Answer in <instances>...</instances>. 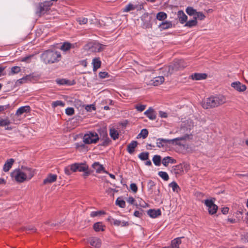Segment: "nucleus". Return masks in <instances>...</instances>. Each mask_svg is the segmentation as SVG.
I'll list each match as a JSON object with an SVG mask.
<instances>
[{"mask_svg": "<svg viewBox=\"0 0 248 248\" xmlns=\"http://www.w3.org/2000/svg\"><path fill=\"white\" fill-rule=\"evenodd\" d=\"M226 102V97L222 95L212 96L202 101V105L205 109L217 107Z\"/></svg>", "mask_w": 248, "mask_h": 248, "instance_id": "obj_1", "label": "nucleus"}, {"mask_svg": "<svg viewBox=\"0 0 248 248\" xmlns=\"http://www.w3.org/2000/svg\"><path fill=\"white\" fill-rule=\"evenodd\" d=\"M40 58L45 63L51 64L59 62L61 58V55L58 51L49 49L42 53Z\"/></svg>", "mask_w": 248, "mask_h": 248, "instance_id": "obj_2", "label": "nucleus"}, {"mask_svg": "<svg viewBox=\"0 0 248 248\" xmlns=\"http://www.w3.org/2000/svg\"><path fill=\"white\" fill-rule=\"evenodd\" d=\"M191 138L192 135L189 134H186L183 136L172 140L159 138L157 140V141L156 142V145L159 148L163 147L168 144L180 145L181 144L179 142L180 140H187L191 139Z\"/></svg>", "mask_w": 248, "mask_h": 248, "instance_id": "obj_3", "label": "nucleus"}, {"mask_svg": "<svg viewBox=\"0 0 248 248\" xmlns=\"http://www.w3.org/2000/svg\"><path fill=\"white\" fill-rule=\"evenodd\" d=\"M52 3L50 1H45L38 3L36 10V14L39 17L42 16L50 9Z\"/></svg>", "mask_w": 248, "mask_h": 248, "instance_id": "obj_4", "label": "nucleus"}, {"mask_svg": "<svg viewBox=\"0 0 248 248\" xmlns=\"http://www.w3.org/2000/svg\"><path fill=\"white\" fill-rule=\"evenodd\" d=\"M99 140L98 134L94 132L85 134L83 138V141L86 144L96 143Z\"/></svg>", "mask_w": 248, "mask_h": 248, "instance_id": "obj_5", "label": "nucleus"}, {"mask_svg": "<svg viewBox=\"0 0 248 248\" xmlns=\"http://www.w3.org/2000/svg\"><path fill=\"white\" fill-rule=\"evenodd\" d=\"M106 47V46L98 43H90L85 46L86 49H89L92 52H101Z\"/></svg>", "mask_w": 248, "mask_h": 248, "instance_id": "obj_6", "label": "nucleus"}, {"mask_svg": "<svg viewBox=\"0 0 248 248\" xmlns=\"http://www.w3.org/2000/svg\"><path fill=\"white\" fill-rule=\"evenodd\" d=\"M11 177L18 183H23L27 179L23 171L20 170H16L11 174Z\"/></svg>", "mask_w": 248, "mask_h": 248, "instance_id": "obj_7", "label": "nucleus"}, {"mask_svg": "<svg viewBox=\"0 0 248 248\" xmlns=\"http://www.w3.org/2000/svg\"><path fill=\"white\" fill-rule=\"evenodd\" d=\"M205 205L208 207V212L210 215L216 213L218 206L216 205L212 200H206L204 202Z\"/></svg>", "mask_w": 248, "mask_h": 248, "instance_id": "obj_8", "label": "nucleus"}, {"mask_svg": "<svg viewBox=\"0 0 248 248\" xmlns=\"http://www.w3.org/2000/svg\"><path fill=\"white\" fill-rule=\"evenodd\" d=\"M186 164H179L172 167L171 172L176 176L182 175L184 172V168Z\"/></svg>", "mask_w": 248, "mask_h": 248, "instance_id": "obj_9", "label": "nucleus"}, {"mask_svg": "<svg viewBox=\"0 0 248 248\" xmlns=\"http://www.w3.org/2000/svg\"><path fill=\"white\" fill-rule=\"evenodd\" d=\"M88 242L92 246L95 248H99L101 245L100 239L97 237H91L89 238Z\"/></svg>", "mask_w": 248, "mask_h": 248, "instance_id": "obj_10", "label": "nucleus"}, {"mask_svg": "<svg viewBox=\"0 0 248 248\" xmlns=\"http://www.w3.org/2000/svg\"><path fill=\"white\" fill-rule=\"evenodd\" d=\"M100 137L99 138V139L103 140L102 145H108L109 144L110 140L108 136L107 131L104 130H101L100 132Z\"/></svg>", "mask_w": 248, "mask_h": 248, "instance_id": "obj_11", "label": "nucleus"}, {"mask_svg": "<svg viewBox=\"0 0 248 248\" xmlns=\"http://www.w3.org/2000/svg\"><path fill=\"white\" fill-rule=\"evenodd\" d=\"M77 170L78 163H75L64 168L65 173L68 175L71 174L73 172H76Z\"/></svg>", "mask_w": 248, "mask_h": 248, "instance_id": "obj_12", "label": "nucleus"}, {"mask_svg": "<svg viewBox=\"0 0 248 248\" xmlns=\"http://www.w3.org/2000/svg\"><path fill=\"white\" fill-rule=\"evenodd\" d=\"M78 171H83V176L86 178L90 174L88 166L86 163H78Z\"/></svg>", "mask_w": 248, "mask_h": 248, "instance_id": "obj_13", "label": "nucleus"}, {"mask_svg": "<svg viewBox=\"0 0 248 248\" xmlns=\"http://www.w3.org/2000/svg\"><path fill=\"white\" fill-rule=\"evenodd\" d=\"M231 86L239 92H244L247 89V87L245 85L242 84L239 81L232 83Z\"/></svg>", "mask_w": 248, "mask_h": 248, "instance_id": "obj_14", "label": "nucleus"}, {"mask_svg": "<svg viewBox=\"0 0 248 248\" xmlns=\"http://www.w3.org/2000/svg\"><path fill=\"white\" fill-rule=\"evenodd\" d=\"M177 16L181 24H184L187 21V16L183 11L180 10L178 12Z\"/></svg>", "mask_w": 248, "mask_h": 248, "instance_id": "obj_15", "label": "nucleus"}, {"mask_svg": "<svg viewBox=\"0 0 248 248\" xmlns=\"http://www.w3.org/2000/svg\"><path fill=\"white\" fill-rule=\"evenodd\" d=\"M57 177V176L56 174H49L47 177L44 180L43 184L46 185L54 182L56 181Z\"/></svg>", "mask_w": 248, "mask_h": 248, "instance_id": "obj_16", "label": "nucleus"}, {"mask_svg": "<svg viewBox=\"0 0 248 248\" xmlns=\"http://www.w3.org/2000/svg\"><path fill=\"white\" fill-rule=\"evenodd\" d=\"M31 108L29 106H23L19 108L16 112V115L20 116L24 113H29L30 112Z\"/></svg>", "mask_w": 248, "mask_h": 248, "instance_id": "obj_17", "label": "nucleus"}, {"mask_svg": "<svg viewBox=\"0 0 248 248\" xmlns=\"http://www.w3.org/2000/svg\"><path fill=\"white\" fill-rule=\"evenodd\" d=\"M164 81V78L163 76H159L154 78L151 81V84L154 86H158Z\"/></svg>", "mask_w": 248, "mask_h": 248, "instance_id": "obj_18", "label": "nucleus"}, {"mask_svg": "<svg viewBox=\"0 0 248 248\" xmlns=\"http://www.w3.org/2000/svg\"><path fill=\"white\" fill-rule=\"evenodd\" d=\"M176 162V160L171 157L166 156L162 160V164L167 167L169 164H174Z\"/></svg>", "mask_w": 248, "mask_h": 248, "instance_id": "obj_19", "label": "nucleus"}, {"mask_svg": "<svg viewBox=\"0 0 248 248\" xmlns=\"http://www.w3.org/2000/svg\"><path fill=\"white\" fill-rule=\"evenodd\" d=\"M15 162V160L13 158L8 159L5 163L3 167V170L5 172L8 171L11 168L13 163Z\"/></svg>", "mask_w": 248, "mask_h": 248, "instance_id": "obj_20", "label": "nucleus"}, {"mask_svg": "<svg viewBox=\"0 0 248 248\" xmlns=\"http://www.w3.org/2000/svg\"><path fill=\"white\" fill-rule=\"evenodd\" d=\"M161 212L160 209H150L148 211V215L152 218H155L160 216Z\"/></svg>", "mask_w": 248, "mask_h": 248, "instance_id": "obj_21", "label": "nucleus"}, {"mask_svg": "<svg viewBox=\"0 0 248 248\" xmlns=\"http://www.w3.org/2000/svg\"><path fill=\"white\" fill-rule=\"evenodd\" d=\"M191 77L192 79L198 80L206 79L207 76L205 73H194Z\"/></svg>", "mask_w": 248, "mask_h": 248, "instance_id": "obj_22", "label": "nucleus"}, {"mask_svg": "<svg viewBox=\"0 0 248 248\" xmlns=\"http://www.w3.org/2000/svg\"><path fill=\"white\" fill-rule=\"evenodd\" d=\"M138 145V142L137 141L133 140L130 144L127 145V151L130 154H132L135 151V148Z\"/></svg>", "mask_w": 248, "mask_h": 248, "instance_id": "obj_23", "label": "nucleus"}, {"mask_svg": "<svg viewBox=\"0 0 248 248\" xmlns=\"http://www.w3.org/2000/svg\"><path fill=\"white\" fill-rule=\"evenodd\" d=\"M27 180H30L34 175V172L31 168H26L23 171Z\"/></svg>", "mask_w": 248, "mask_h": 248, "instance_id": "obj_24", "label": "nucleus"}, {"mask_svg": "<svg viewBox=\"0 0 248 248\" xmlns=\"http://www.w3.org/2000/svg\"><path fill=\"white\" fill-rule=\"evenodd\" d=\"M76 44H71L68 42H64L61 46V50L66 51L69 50L71 48L75 47Z\"/></svg>", "mask_w": 248, "mask_h": 248, "instance_id": "obj_25", "label": "nucleus"}, {"mask_svg": "<svg viewBox=\"0 0 248 248\" xmlns=\"http://www.w3.org/2000/svg\"><path fill=\"white\" fill-rule=\"evenodd\" d=\"M145 115H146L150 119L154 120L156 118V115L155 111L152 108H149L144 112Z\"/></svg>", "mask_w": 248, "mask_h": 248, "instance_id": "obj_26", "label": "nucleus"}, {"mask_svg": "<svg viewBox=\"0 0 248 248\" xmlns=\"http://www.w3.org/2000/svg\"><path fill=\"white\" fill-rule=\"evenodd\" d=\"M172 26V23L170 21H166L162 22L159 25V28L161 30H167L171 28Z\"/></svg>", "mask_w": 248, "mask_h": 248, "instance_id": "obj_27", "label": "nucleus"}, {"mask_svg": "<svg viewBox=\"0 0 248 248\" xmlns=\"http://www.w3.org/2000/svg\"><path fill=\"white\" fill-rule=\"evenodd\" d=\"M92 64H93V70L95 71L100 67L101 62L99 58H95L93 60Z\"/></svg>", "mask_w": 248, "mask_h": 248, "instance_id": "obj_28", "label": "nucleus"}, {"mask_svg": "<svg viewBox=\"0 0 248 248\" xmlns=\"http://www.w3.org/2000/svg\"><path fill=\"white\" fill-rule=\"evenodd\" d=\"M36 78L37 77L36 76L34 75L33 74H31L22 78L20 80H21V82L22 83L25 82V81H32L35 80Z\"/></svg>", "mask_w": 248, "mask_h": 248, "instance_id": "obj_29", "label": "nucleus"}, {"mask_svg": "<svg viewBox=\"0 0 248 248\" xmlns=\"http://www.w3.org/2000/svg\"><path fill=\"white\" fill-rule=\"evenodd\" d=\"M105 226L102 222H98L94 224L93 229L95 232L104 231Z\"/></svg>", "mask_w": 248, "mask_h": 248, "instance_id": "obj_30", "label": "nucleus"}, {"mask_svg": "<svg viewBox=\"0 0 248 248\" xmlns=\"http://www.w3.org/2000/svg\"><path fill=\"white\" fill-rule=\"evenodd\" d=\"M109 134L111 137V138L113 140H116L118 139L119 138V134L115 129L114 128H110L109 130Z\"/></svg>", "mask_w": 248, "mask_h": 248, "instance_id": "obj_31", "label": "nucleus"}, {"mask_svg": "<svg viewBox=\"0 0 248 248\" xmlns=\"http://www.w3.org/2000/svg\"><path fill=\"white\" fill-rule=\"evenodd\" d=\"M93 168L95 170L96 172L100 173L101 171L103 170L104 168L103 165L100 164L98 162L94 163L93 165Z\"/></svg>", "mask_w": 248, "mask_h": 248, "instance_id": "obj_32", "label": "nucleus"}, {"mask_svg": "<svg viewBox=\"0 0 248 248\" xmlns=\"http://www.w3.org/2000/svg\"><path fill=\"white\" fill-rule=\"evenodd\" d=\"M181 244V238L178 237L171 241V245L173 248H179V245Z\"/></svg>", "mask_w": 248, "mask_h": 248, "instance_id": "obj_33", "label": "nucleus"}, {"mask_svg": "<svg viewBox=\"0 0 248 248\" xmlns=\"http://www.w3.org/2000/svg\"><path fill=\"white\" fill-rule=\"evenodd\" d=\"M156 18L159 21H162L167 18V15L163 12H160L157 14Z\"/></svg>", "mask_w": 248, "mask_h": 248, "instance_id": "obj_34", "label": "nucleus"}, {"mask_svg": "<svg viewBox=\"0 0 248 248\" xmlns=\"http://www.w3.org/2000/svg\"><path fill=\"white\" fill-rule=\"evenodd\" d=\"M153 161L155 165L159 166L161 165V157L159 155H155L153 158Z\"/></svg>", "mask_w": 248, "mask_h": 248, "instance_id": "obj_35", "label": "nucleus"}, {"mask_svg": "<svg viewBox=\"0 0 248 248\" xmlns=\"http://www.w3.org/2000/svg\"><path fill=\"white\" fill-rule=\"evenodd\" d=\"M137 8V6H136L135 5L132 3H129L124 7V8L123 12H128L130 11L136 9Z\"/></svg>", "mask_w": 248, "mask_h": 248, "instance_id": "obj_36", "label": "nucleus"}, {"mask_svg": "<svg viewBox=\"0 0 248 248\" xmlns=\"http://www.w3.org/2000/svg\"><path fill=\"white\" fill-rule=\"evenodd\" d=\"M197 21H196V19L193 18L192 20L186 22L185 26L188 27L189 28H192L193 27L196 26L197 25Z\"/></svg>", "mask_w": 248, "mask_h": 248, "instance_id": "obj_37", "label": "nucleus"}, {"mask_svg": "<svg viewBox=\"0 0 248 248\" xmlns=\"http://www.w3.org/2000/svg\"><path fill=\"white\" fill-rule=\"evenodd\" d=\"M114 225L117 226H121L122 227L127 226L129 225L127 221H121L119 220H114Z\"/></svg>", "mask_w": 248, "mask_h": 248, "instance_id": "obj_38", "label": "nucleus"}, {"mask_svg": "<svg viewBox=\"0 0 248 248\" xmlns=\"http://www.w3.org/2000/svg\"><path fill=\"white\" fill-rule=\"evenodd\" d=\"M169 186L172 188V190L174 192H176L178 193L180 190L179 186L175 182H172L171 183H170L169 184Z\"/></svg>", "mask_w": 248, "mask_h": 248, "instance_id": "obj_39", "label": "nucleus"}, {"mask_svg": "<svg viewBox=\"0 0 248 248\" xmlns=\"http://www.w3.org/2000/svg\"><path fill=\"white\" fill-rule=\"evenodd\" d=\"M155 183L152 180H149L148 182V191L150 194L153 193V188L155 186Z\"/></svg>", "mask_w": 248, "mask_h": 248, "instance_id": "obj_40", "label": "nucleus"}, {"mask_svg": "<svg viewBox=\"0 0 248 248\" xmlns=\"http://www.w3.org/2000/svg\"><path fill=\"white\" fill-rule=\"evenodd\" d=\"M149 153L148 152H142L139 155V158L141 160H147L149 159Z\"/></svg>", "mask_w": 248, "mask_h": 248, "instance_id": "obj_41", "label": "nucleus"}, {"mask_svg": "<svg viewBox=\"0 0 248 248\" xmlns=\"http://www.w3.org/2000/svg\"><path fill=\"white\" fill-rule=\"evenodd\" d=\"M186 11V13L189 16H194L196 13H197V11L192 7H187Z\"/></svg>", "mask_w": 248, "mask_h": 248, "instance_id": "obj_42", "label": "nucleus"}, {"mask_svg": "<svg viewBox=\"0 0 248 248\" xmlns=\"http://www.w3.org/2000/svg\"><path fill=\"white\" fill-rule=\"evenodd\" d=\"M205 18V15L201 12H197L195 16H194V18L197 21V19H199L201 20H203Z\"/></svg>", "mask_w": 248, "mask_h": 248, "instance_id": "obj_43", "label": "nucleus"}, {"mask_svg": "<svg viewBox=\"0 0 248 248\" xmlns=\"http://www.w3.org/2000/svg\"><path fill=\"white\" fill-rule=\"evenodd\" d=\"M11 122L8 118L1 119L0 120V126H5L9 125Z\"/></svg>", "mask_w": 248, "mask_h": 248, "instance_id": "obj_44", "label": "nucleus"}, {"mask_svg": "<svg viewBox=\"0 0 248 248\" xmlns=\"http://www.w3.org/2000/svg\"><path fill=\"white\" fill-rule=\"evenodd\" d=\"M158 174L165 181H168L169 179L168 174L165 171H159Z\"/></svg>", "mask_w": 248, "mask_h": 248, "instance_id": "obj_45", "label": "nucleus"}, {"mask_svg": "<svg viewBox=\"0 0 248 248\" xmlns=\"http://www.w3.org/2000/svg\"><path fill=\"white\" fill-rule=\"evenodd\" d=\"M116 204L121 208H124L125 207V202L123 200H120L118 198L116 201Z\"/></svg>", "mask_w": 248, "mask_h": 248, "instance_id": "obj_46", "label": "nucleus"}, {"mask_svg": "<svg viewBox=\"0 0 248 248\" xmlns=\"http://www.w3.org/2000/svg\"><path fill=\"white\" fill-rule=\"evenodd\" d=\"M59 106L63 107L64 106V103L61 100H58V101L53 102L52 103V107L53 108H56L57 106Z\"/></svg>", "mask_w": 248, "mask_h": 248, "instance_id": "obj_47", "label": "nucleus"}, {"mask_svg": "<svg viewBox=\"0 0 248 248\" xmlns=\"http://www.w3.org/2000/svg\"><path fill=\"white\" fill-rule=\"evenodd\" d=\"M148 135V131L146 129H143L141 130L140 133L138 135V136L142 137L143 139L146 138Z\"/></svg>", "mask_w": 248, "mask_h": 248, "instance_id": "obj_48", "label": "nucleus"}, {"mask_svg": "<svg viewBox=\"0 0 248 248\" xmlns=\"http://www.w3.org/2000/svg\"><path fill=\"white\" fill-rule=\"evenodd\" d=\"M88 18L85 17H81L78 18V24L84 25L87 23Z\"/></svg>", "mask_w": 248, "mask_h": 248, "instance_id": "obj_49", "label": "nucleus"}, {"mask_svg": "<svg viewBox=\"0 0 248 248\" xmlns=\"http://www.w3.org/2000/svg\"><path fill=\"white\" fill-rule=\"evenodd\" d=\"M104 214L103 211H93L91 213V216L92 217H95L96 216H98L101 215V214Z\"/></svg>", "mask_w": 248, "mask_h": 248, "instance_id": "obj_50", "label": "nucleus"}, {"mask_svg": "<svg viewBox=\"0 0 248 248\" xmlns=\"http://www.w3.org/2000/svg\"><path fill=\"white\" fill-rule=\"evenodd\" d=\"M21 70L20 67L19 66H14L11 68V73L13 74H16L19 73Z\"/></svg>", "mask_w": 248, "mask_h": 248, "instance_id": "obj_51", "label": "nucleus"}, {"mask_svg": "<svg viewBox=\"0 0 248 248\" xmlns=\"http://www.w3.org/2000/svg\"><path fill=\"white\" fill-rule=\"evenodd\" d=\"M145 108L146 106L144 105H137L135 106V108L137 109V110L140 112L143 111L145 109Z\"/></svg>", "mask_w": 248, "mask_h": 248, "instance_id": "obj_52", "label": "nucleus"}, {"mask_svg": "<svg viewBox=\"0 0 248 248\" xmlns=\"http://www.w3.org/2000/svg\"><path fill=\"white\" fill-rule=\"evenodd\" d=\"M66 114L68 115H72L74 113V109L73 108H68L65 110Z\"/></svg>", "mask_w": 248, "mask_h": 248, "instance_id": "obj_53", "label": "nucleus"}, {"mask_svg": "<svg viewBox=\"0 0 248 248\" xmlns=\"http://www.w3.org/2000/svg\"><path fill=\"white\" fill-rule=\"evenodd\" d=\"M23 230L26 231H32V232H35L36 231V229L33 226H29L24 227L23 228Z\"/></svg>", "mask_w": 248, "mask_h": 248, "instance_id": "obj_54", "label": "nucleus"}, {"mask_svg": "<svg viewBox=\"0 0 248 248\" xmlns=\"http://www.w3.org/2000/svg\"><path fill=\"white\" fill-rule=\"evenodd\" d=\"M130 188L131 190L134 193H136L138 191V187L137 185L134 183H132L130 185Z\"/></svg>", "mask_w": 248, "mask_h": 248, "instance_id": "obj_55", "label": "nucleus"}, {"mask_svg": "<svg viewBox=\"0 0 248 248\" xmlns=\"http://www.w3.org/2000/svg\"><path fill=\"white\" fill-rule=\"evenodd\" d=\"M85 108L87 111H91L92 110H95V107L94 105H87Z\"/></svg>", "mask_w": 248, "mask_h": 248, "instance_id": "obj_56", "label": "nucleus"}, {"mask_svg": "<svg viewBox=\"0 0 248 248\" xmlns=\"http://www.w3.org/2000/svg\"><path fill=\"white\" fill-rule=\"evenodd\" d=\"M56 82L58 84L65 85L67 84L68 81L64 79H58L56 80Z\"/></svg>", "mask_w": 248, "mask_h": 248, "instance_id": "obj_57", "label": "nucleus"}, {"mask_svg": "<svg viewBox=\"0 0 248 248\" xmlns=\"http://www.w3.org/2000/svg\"><path fill=\"white\" fill-rule=\"evenodd\" d=\"M143 211L142 210L140 211H135L134 213V215L138 217H141L143 215Z\"/></svg>", "mask_w": 248, "mask_h": 248, "instance_id": "obj_58", "label": "nucleus"}, {"mask_svg": "<svg viewBox=\"0 0 248 248\" xmlns=\"http://www.w3.org/2000/svg\"><path fill=\"white\" fill-rule=\"evenodd\" d=\"M99 76L101 78H104L109 77L108 73L106 72H100L99 73Z\"/></svg>", "mask_w": 248, "mask_h": 248, "instance_id": "obj_59", "label": "nucleus"}, {"mask_svg": "<svg viewBox=\"0 0 248 248\" xmlns=\"http://www.w3.org/2000/svg\"><path fill=\"white\" fill-rule=\"evenodd\" d=\"M10 108V105L7 104L6 105L0 106V112H2Z\"/></svg>", "mask_w": 248, "mask_h": 248, "instance_id": "obj_60", "label": "nucleus"}, {"mask_svg": "<svg viewBox=\"0 0 248 248\" xmlns=\"http://www.w3.org/2000/svg\"><path fill=\"white\" fill-rule=\"evenodd\" d=\"M127 202L130 204H133L135 202V200L132 197H130L127 200Z\"/></svg>", "mask_w": 248, "mask_h": 248, "instance_id": "obj_61", "label": "nucleus"}, {"mask_svg": "<svg viewBox=\"0 0 248 248\" xmlns=\"http://www.w3.org/2000/svg\"><path fill=\"white\" fill-rule=\"evenodd\" d=\"M229 208L227 207H225L222 208L221 212L223 214H226L228 213Z\"/></svg>", "mask_w": 248, "mask_h": 248, "instance_id": "obj_62", "label": "nucleus"}, {"mask_svg": "<svg viewBox=\"0 0 248 248\" xmlns=\"http://www.w3.org/2000/svg\"><path fill=\"white\" fill-rule=\"evenodd\" d=\"M167 68L168 69V72L170 73V74H171L173 70H174V67L172 65H170L167 67Z\"/></svg>", "mask_w": 248, "mask_h": 248, "instance_id": "obj_63", "label": "nucleus"}, {"mask_svg": "<svg viewBox=\"0 0 248 248\" xmlns=\"http://www.w3.org/2000/svg\"><path fill=\"white\" fill-rule=\"evenodd\" d=\"M102 103L103 104H108L109 105H111L112 103V101L110 99H107V100H103L102 101Z\"/></svg>", "mask_w": 248, "mask_h": 248, "instance_id": "obj_64", "label": "nucleus"}]
</instances>
